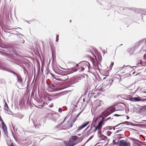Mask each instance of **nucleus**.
I'll return each instance as SVG.
<instances>
[{
  "label": "nucleus",
  "mask_w": 146,
  "mask_h": 146,
  "mask_svg": "<svg viewBox=\"0 0 146 146\" xmlns=\"http://www.w3.org/2000/svg\"><path fill=\"white\" fill-rule=\"evenodd\" d=\"M113 129L114 130H115V128H113Z\"/></svg>",
  "instance_id": "nucleus-32"
},
{
  "label": "nucleus",
  "mask_w": 146,
  "mask_h": 146,
  "mask_svg": "<svg viewBox=\"0 0 146 146\" xmlns=\"http://www.w3.org/2000/svg\"><path fill=\"white\" fill-rule=\"evenodd\" d=\"M68 117H69L68 116H66V117L65 118V119H64V121H65V120H66L67 119V118H68Z\"/></svg>",
  "instance_id": "nucleus-20"
},
{
  "label": "nucleus",
  "mask_w": 146,
  "mask_h": 146,
  "mask_svg": "<svg viewBox=\"0 0 146 146\" xmlns=\"http://www.w3.org/2000/svg\"><path fill=\"white\" fill-rule=\"evenodd\" d=\"M119 138L120 139V138H121V137H119Z\"/></svg>",
  "instance_id": "nucleus-33"
},
{
  "label": "nucleus",
  "mask_w": 146,
  "mask_h": 146,
  "mask_svg": "<svg viewBox=\"0 0 146 146\" xmlns=\"http://www.w3.org/2000/svg\"><path fill=\"white\" fill-rule=\"evenodd\" d=\"M122 131V130H117V131L116 132V133H118V132H121V131Z\"/></svg>",
  "instance_id": "nucleus-19"
},
{
  "label": "nucleus",
  "mask_w": 146,
  "mask_h": 146,
  "mask_svg": "<svg viewBox=\"0 0 146 146\" xmlns=\"http://www.w3.org/2000/svg\"><path fill=\"white\" fill-rule=\"evenodd\" d=\"M13 129L15 131V130H17L18 128H13Z\"/></svg>",
  "instance_id": "nucleus-21"
},
{
  "label": "nucleus",
  "mask_w": 146,
  "mask_h": 146,
  "mask_svg": "<svg viewBox=\"0 0 146 146\" xmlns=\"http://www.w3.org/2000/svg\"><path fill=\"white\" fill-rule=\"evenodd\" d=\"M111 133V132L110 131H108L107 132V135L108 136H110Z\"/></svg>",
  "instance_id": "nucleus-14"
},
{
  "label": "nucleus",
  "mask_w": 146,
  "mask_h": 146,
  "mask_svg": "<svg viewBox=\"0 0 146 146\" xmlns=\"http://www.w3.org/2000/svg\"><path fill=\"white\" fill-rule=\"evenodd\" d=\"M92 136H91L89 138V139L86 142V143H87V142H88L92 138Z\"/></svg>",
  "instance_id": "nucleus-17"
},
{
  "label": "nucleus",
  "mask_w": 146,
  "mask_h": 146,
  "mask_svg": "<svg viewBox=\"0 0 146 146\" xmlns=\"http://www.w3.org/2000/svg\"><path fill=\"white\" fill-rule=\"evenodd\" d=\"M2 119L1 118V116H0V121L1 120V119Z\"/></svg>",
  "instance_id": "nucleus-26"
},
{
  "label": "nucleus",
  "mask_w": 146,
  "mask_h": 146,
  "mask_svg": "<svg viewBox=\"0 0 146 146\" xmlns=\"http://www.w3.org/2000/svg\"><path fill=\"white\" fill-rule=\"evenodd\" d=\"M81 69H82V70H83L84 69V68H83V67H81Z\"/></svg>",
  "instance_id": "nucleus-22"
},
{
  "label": "nucleus",
  "mask_w": 146,
  "mask_h": 146,
  "mask_svg": "<svg viewBox=\"0 0 146 146\" xmlns=\"http://www.w3.org/2000/svg\"><path fill=\"white\" fill-rule=\"evenodd\" d=\"M143 93H146V92H145V91H144L143 92Z\"/></svg>",
  "instance_id": "nucleus-29"
},
{
  "label": "nucleus",
  "mask_w": 146,
  "mask_h": 146,
  "mask_svg": "<svg viewBox=\"0 0 146 146\" xmlns=\"http://www.w3.org/2000/svg\"><path fill=\"white\" fill-rule=\"evenodd\" d=\"M86 143H85L84 145L86 144Z\"/></svg>",
  "instance_id": "nucleus-36"
},
{
  "label": "nucleus",
  "mask_w": 146,
  "mask_h": 146,
  "mask_svg": "<svg viewBox=\"0 0 146 146\" xmlns=\"http://www.w3.org/2000/svg\"><path fill=\"white\" fill-rule=\"evenodd\" d=\"M145 13H144L146 15V10H145Z\"/></svg>",
  "instance_id": "nucleus-25"
},
{
  "label": "nucleus",
  "mask_w": 146,
  "mask_h": 146,
  "mask_svg": "<svg viewBox=\"0 0 146 146\" xmlns=\"http://www.w3.org/2000/svg\"><path fill=\"white\" fill-rule=\"evenodd\" d=\"M126 117H127V119H129V117H128V116H127Z\"/></svg>",
  "instance_id": "nucleus-24"
},
{
  "label": "nucleus",
  "mask_w": 146,
  "mask_h": 146,
  "mask_svg": "<svg viewBox=\"0 0 146 146\" xmlns=\"http://www.w3.org/2000/svg\"><path fill=\"white\" fill-rule=\"evenodd\" d=\"M82 128H78V130H81V129H82Z\"/></svg>",
  "instance_id": "nucleus-28"
},
{
  "label": "nucleus",
  "mask_w": 146,
  "mask_h": 146,
  "mask_svg": "<svg viewBox=\"0 0 146 146\" xmlns=\"http://www.w3.org/2000/svg\"><path fill=\"white\" fill-rule=\"evenodd\" d=\"M73 125L72 124H71V125H70V127H71Z\"/></svg>",
  "instance_id": "nucleus-27"
},
{
  "label": "nucleus",
  "mask_w": 146,
  "mask_h": 146,
  "mask_svg": "<svg viewBox=\"0 0 146 146\" xmlns=\"http://www.w3.org/2000/svg\"><path fill=\"white\" fill-rule=\"evenodd\" d=\"M58 35H56V42H57L58 41Z\"/></svg>",
  "instance_id": "nucleus-15"
},
{
  "label": "nucleus",
  "mask_w": 146,
  "mask_h": 146,
  "mask_svg": "<svg viewBox=\"0 0 146 146\" xmlns=\"http://www.w3.org/2000/svg\"><path fill=\"white\" fill-rule=\"evenodd\" d=\"M132 140L135 143L137 144H139V143H141L139 141L135 139L132 138Z\"/></svg>",
  "instance_id": "nucleus-5"
},
{
  "label": "nucleus",
  "mask_w": 146,
  "mask_h": 146,
  "mask_svg": "<svg viewBox=\"0 0 146 146\" xmlns=\"http://www.w3.org/2000/svg\"><path fill=\"white\" fill-rule=\"evenodd\" d=\"M123 125V123H120L119 124H118L116 126H115V127H122L123 126L122 125Z\"/></svg>",
  "instance_id": "nucleus-10"
},
{
  "label": "nucleus",
  "mask_w": 146,
  "mask_h": 146,
  "mask_svg": "<svg viewBox=\"0 0 146 146\" xmlns=\"http://www.w3.org/2000/svg\"><path fill=\"white\" fill-rule=\"evenodd\" d=\"M75 145V144H69L68 146H74Z\"/></svg>",
  "instance_id": "nucleus-18"
},
{
  "label": "nucleus",
  "mask_w": 146,
  "mask_h": 146,
  "mask_svg": "<svg viewBox=\"0 0 146 146\" xmlns=\"http://www.w3.org/2000/svg\"><path fill=\"white\" fill-rule=\"evenodd\" d=\"M106 78V77H105V78H104L103 80L105 79Z\"/></svg>",
  "instance_id": "nucleus-31"
},
{
  "label": "nucleus",
  "mask_w": 146,
  "mask_h": 146,
  "mask_svg": "<svg viewBox=\"0 0 146 146\" xmlns=\"http://www.w3.org/2000/svg\"><path fill=\"white\" fill-rule=\"evenodd\" d=\"M0 123L1 124H2V128H5L6 127V125L3 121L2 119L0 121Z\"/></svg>",
  "instance_id": "nucleus-8"
},
{
  "label": "nucleus",
  "mask_w": 146,
  "mask_h": 146,
  "mask_svg": "<svg viewBox=\"0 0 146 146\" xmlns=\"http://www.w3.org/2000/svg\"><path fill=\"white\" fill-rule=\"evenodd\" d=\"M131 129H132L133 131L135 133H137V134H139V133L137 132V131L136 130L133 129L132 128H131Z\"/></svg>",
  "instance_id": "nucleus-12"
},
{
  "label": "nucleus",
  "mask_w": 146,
  "mask_h": 146,
  "mask_svg": "<svg viewBox=\"0 0 146 146\" xmlns=\"http://www.w3.org/2000/svg\"><path fill=\"white\" fill-rule=\"evenodd\" d=\"M132 99L135 101H140L142 100L141 99H140L139 97H134Z\"/></svg>",
  "instance_id": "nucleus-7"
},
{
  "label": "nucleus",
  "mask_w": 146,
  "mask_h": 146,
  "mask_svg": "<svg viewBox=\"0 0 146 146\" xmlns=\"http://www.w3.org/2000/svg\"><path fill=\"white\" fill-rule=\"evenodd\" d=\"M86 143H85L84 145L86 144Z\"/></svg>",
  "instance_id": "nucleus-35"
},
{
  "label": "nucleus",
  "mask_w": 146,
  "mask_h": 146,
  "mask_svg": "<svg viewBox=\"0 0 146 146\" xmlns=\"http://www.w3.org/2000/svg\"><path fill=\"white\" fill-rule=\"evenodd\" d=\"M78 138V137L76 136H72L71 137V138L73 140H75Z\"/></svg>",
  "instance_id": "nucleus-11"
},
{
  "label": "nucleus",
  "mask_w": 146,
  "mask_h": 146,
  "mask_svg": "<svg viewBox=\"0 0 146 146\" xmlns=\"http://www.w3.org/2000/svg\"><path fill=\"white\" fill-rule=\"evenodd\" d=\"M119 143L120 146H130V143L129 142L123 140H120Z\"/></svg>",
  "instance_id": "nucleus-2"
},
{
  "label": "nucleus",
  "mask_w": 146,
  "mask_h": 146,
  "mask_svg": "<svg viewBox=\"0 0 146 146\" xmlns=\"http://www.w3.org/2000/svg\"><path fill=\"white\" fill-rule=\"evenodd\" d=\"M102 128H95L94 130V131H96V130L98 131V136L101 139L106 140L107 137L101 134V130Z\"/></svg>",
  "instance_id": "nucleus-1"
},
{
  "label": "nucleus",
  "mask_w": 146,
  "mask_h": 146,
  "mask_svg": "<svg viewBox=\"0 0 146 146\" xmlns=\"http://www.w3.org/2000/svg\"><path fill=\"white\" fill-rule=\"evenodd\" d=\"M121 133H120L118 135H123L122 134H121Z\"/></svg>",
  "instance_id": "nucleus-23"
},
{
  "label": "nucleus",
  "mask_w": 146,
  "mask_h": 146,
  "mask_svg": "<svg viewBox=\"0 0 146 146\" xmlns=\"http://www.w3.org/2000/svg\"><path fill=\"white\" fill-rule=\"evenodd\" d=\"M110 129L109 130H111V129L112 128H109Z\"/></svg>",
  "instance_id": "nucleus-30"
},
{
  "label": "nucleus",
  "mask_w": 146,
  "mask_h": 146,
  "mask_svg": "<svg viewBox=\"0 0 146 146\" xmlns=\"http://www.w3.org/2000/svg\"><path fill=\"white\" fill-rule=\"evenodd\" d=\"M7 128H2L5 134L7 136L8 133L7 130Z\"/></svg>",
  "instance_id": "nucleus-9"
},
{
  "label": "nucleus",
  "mask_w": 146,
  "mask_h": 146,
  "mask_svg": "<svg viewBox=\"0 0 146 146\" xmlns=\"http://www.w3.org/2000/svg\"><path fill=\"white\" fill-rule=\"evenodd\" d=\"M104 122V121L103 120H102L101 121H100V123H99L98 126L96 127V128H100L102 127V125H103V123Z\"/></svg>",
  "instance_id": "nucleus-6"
},
{
  "label": "nucleus",
  "mask_w": 146,
  "mask_h": 146,
  "mask_svg": "<svg viewBox=\"0 0 146 146\" xmlns=\"http://www.w3.org/2000/svg\"><path fill=\"white\" fill-rule=\"evenodd\" d=\"M89 122L88 121H86L83 123V124L80 127V128H84L86 127V126L88 125Z\"/></svg>",
  "instance_id": "nucleus-4"
},
{
  "label": "nucleus",
  "mask_w": 146,
  "mask_h": 146,
  "mask_svg": "<svg viewBox=\"0 0 146 146\" xmlns=\"http://www.w3.org/2000/svg\"><path fill=\"white\" fill-rule=\"evenodd\" d=\"M76 66H78V64H77V65H76Z\"/></svg>",
  "instance_id": "nucleus-34"
},
{
  "label": "nucleus",
  "mask_w": 146,
  "mask_h": 146,
  "mask_svg": "<svg viewBox=\"0 0 146 146\" xmlns=\"http://www.w3.org/2000/svg\"><path fill=\"white\" fill-rule=\"evenodd\" d=\"M94 103L97 107L101 106L103 104V102L100 100H97L95 101Z\"/></svg>",
  "instance_id": "nucleus-3"
},
{
  "label": "nucleus",
  "mask_w": 146,
  "mask_h": 146,
  "mask_svg": "<svg viewBox=\"0 0 146 146\" xmlns=\"http://www.w3.org/2000/svg\"><path fill=\"white\" fill-rule=\"evenodd\" d=\"M113 62H112L110 65V70H111V68L113 65Z\"/></svg>",
  "instance_id": "nucleus-13"
},
{
  "label": "nucleus",
  "mask_w": 146,
  "mask_h": 146,
  "mask_svg": "<svg viewBox=\"0 0 146 146\" xmlns=\"http://www.w3.org/2000/svg\"><path fill=\"white\" fill-rule=\"evenodd\" d=\"M114 115L115 116L118 117V116H122L123 115H119V114H115Z\"/></svg>",
  "instance_id": "nucleus-16"
}]
</instances>
